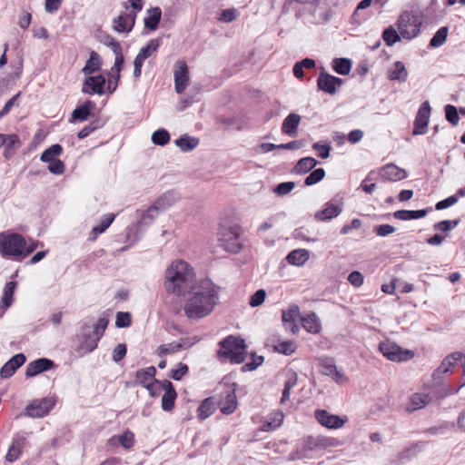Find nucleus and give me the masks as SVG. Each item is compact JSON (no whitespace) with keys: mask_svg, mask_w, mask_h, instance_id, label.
I'll return each instance as SVG.
<instances>
[{"mask_svg":"<svg viewBox=\"0 0 465 465\" xmlns=\"http://www.w3.org/2000/svg\"><path fill=\"white\" fill-rule=\"evenodd\" d=\"M199 142V139L196 137L183 134L176 139L174 143L182 152H191L198 146Z\"/></svg>","mask_w":465,"mask_h":465,"instance_id":"nucleus-29","label":"nucleus"},{"mask_svg":"<svg viewBox=\"0 0 465 465\" xmlns=\"http://www.w3.org/2000/svg\"><path fill=\"white\" fill-rule=\"evenodd\" d=\"M193 268L184 261H174L165 271L164 288L167 292L185 295L197 284Z\"/></svg>","mask_w":465,"mask_h":465,"instance_id":"nucleus-2","label":"nucleus"},{"mask_svg":"<svg viewBox=\"0 0 465 465\" xmlns=\"http://www.w3.org/2000/svg\"><path fill=\"white\" fill-rule=\"evenodd\" d=\"M161 45V39L160 38H154L151 39L147 45L142 47L139 51V53L147 59L150 57L154 52L158 50V48Z\"/></svg>","mask_w":465,"mask_h":465,"instance_id":"nucleus-48","label":"nucleus"},{"mask_svg":"<svg viewBox=\"0 0 465 465\" xmlns=\"http://www.w3.org/2000/svg\"><path fill=\"white\" fill-rule=\"evenodd\" d=\"M295 343L291 341H282L275 346V350L284 355H291L295 351Z\"/></svg>","mask_w":465,"mask_h":465,"instance_id":"nucleus-58","label":"nucleus"},{"mask_svg":"<svg viewBox=\"0 0 465 465\" xmlns=\"http://www.w3.org/2000/svg\"><path fill=\"white\" fill-rule=\"evenodd\" d=\"M188 372V366L183 362H179L177 369L172 370L170 378L174 381H181L183 377Z\"/></svg>","mask_w":465,"mask_h":465,"instance_id":"nucleus-62","label":"nucleus"},{"mask_svg":"<svg viewBox=\"0 0 465 465\" xmlns=\"http://www.w3.org/2000/svg\"><path fill=\"white\" fill-rule=\"evenodd\" d=\"M164 199L165 198L157 199L153 205L143 213L141 220L137 223L138 229H141L143 225H149L152 223V222L158 216L159 206H163V203Z\"/></svg>","mask_w":465,"mask_h":465,"instance_id":"nucleus-25","label":"nucleus"},{"mask_svg":"<svg viewBox=\"0 0 465 465\" xmlns=\"http://www.w3.org/2000/svg\"><path fill=\"white\" fill-rule=\"evenodd\" d=\"M242 230L239 226H222L218 232L221 246L228 252L238 253L242 249Z\"/></svg>","mask_w":465,"mask_h":465,"instance_id":"nucleus-5","label":"nucleus"},{"mask_svg":"<svg viewBox=\"0 0 465 465\" xmlns=\"http://www.w3.org/2000/svg\"><path fill=\"white\" fill-rule=\"evenodd\" d=\"M148 15L144 18V26L151 30L154 31L158 28L159 23L162 18V10L160 7H152L147 10Z\"/></svg>","mask_w":465,"mask_h":465,"instance_id":"nucleus-28","label":"nucleus"},{"mask_svg":"<svg viewBox=\"0 0 465 465\" xmlns=\"http://www.w3.org/2000/svg\"><path fill=\"white\" fill-rule=\"evenodd\" d=\"M219 346L217 358L221 361L229 360L231 363L240 364L245 361L247 345L243 339L229 335L219 342Z\"/></svg>","mask_w":465,"mask_h":465,"instance_id":"nucleus-3","label":"nucleus"},{"mask_svg":"<svg viewBox=\"0 0 465 465\" xmlns=\"http://www.w3.org/2000/svg\"><path fill=\"white\" fill-rule=\"evenodd\" d=\"M463 358L464 354L459 351L448 355L442 361L441 364L438 367V369L434 371L432 374L433 378L436 379L440 374L448 372L460 361H462Z\"/></svg>","mask_w":465,"mask_h":465,"instance_id":"nucleus-24","label":"nucleus"},{"mask_svg":"<svg viewBox=\"0 0 465 465\" xmlns=\"http://www.w3.org/2000/svg\"><path fill=\"white\" fill-rule=\"evenodd\" d=\"M108 319L106 318H100L97 322L93 326V332L94 333L95 336H98L99 337V340L102 338V336L104 335L106 328H107V325H108Z\"/></svg>","mask_w":465,"mask_h":465,"instance_id":"nucleus-61","label":"nucleus"},{"mask_svg":"<svg viewBox=\"0 0 465 465\" xmlns=\"http://www.w3.org/2000/svg\"><path fill=\"white\" fill-rule=\"evenodd\" d=\"M297 384V375L294 373L292 377H290L284 383V388L282 391V396L281 399V402H285L289 397L291 390Z\"/></svg>","mask_w":465,"mask_h":465,"instance_id":"nucleus-56","label":"nucleus"},{"mask_svg":"<svg viewBox=\"0 0 465 465\" xmlns=\"http://www.w3.org/2000/svg\"><path fill=\"white\" fill-rule=\"evenodd\" d=\"M302 322L303 328L311 333H318L321 330V324L315 313L302 318Z\"/></svg>","mask_w":465,"mask_h":465,"instance_id":"nucleus-42","label":"nucleus"},{"mask_svg":"<svg viewBox=\"0 0 465 465\" xmlns=\"http://www.w3.org/2000/svg\"><path fill=\"white\" fill-rule=\"evenodd\" d=\"M26 241L22 234L19 233H0V252L3 257L23 256V250L25 249Z\"/></svg>","mask_w":465,"mask_h":465,"instance_id":"nucleus-4","label":"nucleus"},{"mask_svg":"<svg viewBox=\"0 0 465 465\" xmlns=\"http://www.w3.org/2000/svg\"><path fill=\"white\" fill-rule=\"evenodd\" d=\"M264 361L263 356H256L255 354L252 355V361L245 363L242 367V371H252L256 370L259 366H261Z\"/></svg>","mask_w":465,"mask_h":465,"instance_id":"nucleus-59","label":"nucleus"},{"mask_svg":"<svg viewBox=\"0 0 465 465\" xmlns=\"http://www.w3.org/2000/svg\"><path fill=\"white\" fill-rule=\"evenodd\" d=\"M379 174L385 181L397 182L407 177V172L393 163H388L379 170Z\"/></svg>","mask_w":465,"mask_h":465,"instance_id":"nucleus-16","label":"nucleus"},{"mask_svg":"<svg viewBox=\"0 0 465 465\" xmlns=\"http://www.w3.org/2000/svg\"><path fill=\"white\" fill-rule=\"evenodd\" d=\"M216 411L215 402L212 398L205 399L198 408V417L200 420H205Z\"/></svg>","mask_w":465,"mask_h":465,"instance_id":"nucleus-38","label":"nucleus"},{"mask_svg":"<svg viewBox=\"0 0 465 465\" xmlns=\"http://www.w3.org/2000/svg\"><path fill=\"white\" fill-rule=\"evenodd\" d=\"M266 297V292L263 289L256 291L250 298V305L252 307H258L263 303Z\"/></svg>","mask_w":465,"mask_h":465,"instance_id":"nucleus-63","label":"nucleus"},{"mask_svg":"<svg viewBox=\"0 0 465 465\" xmlns=\"http://www.w3.org/2000/svg\"><path fill=\"white\" fill-rule=\"evenodd\" d=\"M459 223V220H444L439 223H436L433 225L434 230L440 232H449L454 227H456Z\"/></svg>","mask_w":465,"mask_h":465,"instance_id":"nucleus-60","label":"nucleus"},{"mask_svg":"<svg viewBox=\"0 0 465 465\" xmlns=\"http://www.w3.org/2000/svg\"><path fill=\"white\" fill-rule=\"evenodd\" d=\"M26 361V357L24 353H18L13 356L7 361L0 370V375L2 378H10L15 374L16 370L21 367Z\"/></svg>","mask_w":465,"mask_h":465,"instance_id":"nucleus-20","label":"nucleus"},{"mask_svg":"<svg viewBox=\"0 0 465 465\" xmlns=\"http://www.w3.org/2000/svg\"><path fill=\"white\" fill-rule=\"evenodd\" d=\"M136 18V13H123L114 19L113 28L117 33H129L132 31Z\"/></svg>","mask_w":465,"mask_h":465,"instance_id":"nucleus-17","label":"nucleus"},{"mask_svg":"<svg viewBox=\"0 0 465 465\" xmlns=\"http://www.w3.org/2000/svg\"><path fill=\"white\" fill-rule=\"evenodd\" d=\"M315 418L320 424L329 429L341 428L346 420H343L338 415H333L325 410H317L315 411Z\"/></svg>","mask_w":465,"mask_h":465,"instance_id":"nucleus-15","label":"nucleus"},{"mask_svg":"<svg viewBox=\"0 0 465 465\" xmlns=\"http://www.w3.org/2000/svg\"><path fill=\"white\" fill-rule=\"evenodd\" d=\"M317 164L318 162L316 159L310 156L303 157L297 162L293 168V172L298 174H305L312 171Z\"/></svg>","mask_w":465,"mask_h":465,"instance_id":"nucleus-33","label":"nucleus"},{"mask_svg":"<svg viewBox=\"0 0 465 465\" xmlns=\"http://www.w3.org/2000/svg\"><path fill=\"white\" fill-rule=\"evenodd\" d=\"M379 350L384 357L391 361L401 362L414 357L413 351L402 349L400 345L391 341L381 342Z\"/></svg>","mask_w":465,"mask_h":465,"instance_id":"nucleus-6","label":"nucleus"},{"mask_svg":"<svg viewBox=\"0 0 465 465\" xmlns=\"http://www.w3.org/2000/svg\"><path fill=\"white\" fill-rule=\"evenodd\" d=\"M95 103L86 100L83 104L78 105L71 114L70 123L84 122L92 115V110L95 108Z\"/></svg>","mask_w":465,"mask_h":465,"instance_id":"nucleus-21","label":"nucleus"},{"mask_svg":"<svg viewBox=\"0 0 465 465\" xmlns=\"http://www.w3.org/2000/svg\"><path fill=\"white\" fill-rule=\"evenodd\" d=\"M174 88L177 94H183L189 83L188 65L184 60H179L174 65Z\"/></svg>","mask_w":465,"mask_h":465,"instance_id":"nucleus-11","label":"nucleus"},{"mask_svg":"<svg viewBox=\"0 0 465 465\" xmlns=\"http://www.w3.org/2000/svg\"><path fill=\"white\" fill-rule=\"evenodd\" d=\"M185 301L183 311L190 320H199L209 315L219 299V287L211 280H203L193 287Z\"/></svg>","mask_w":465,"mask_h":465,"instance_id":"nucleus-1","label":"nucleus"},{"mask_svg":"<svg viewBox=\"0 0 465 465\" xmlns=\"http://www.w3.org/2000/svg\"><path fill=\"white\" fill-rule=\"evenodd\" d=\"M430 105L428 101L421 104L414 121V128L412 131L413 135L424 134L427 132V127L430 115Z\"/></svg>","mask_w":465,"mask_h":465,"instance_id":"nucleus-10","label":"nucleus"},{"mask_svg":"<svg viewBox=\"0 0 465 465\" xmlns=\"http://www.w3.org/2000/svg\"><path fill=\"white\" fill-rule=\"evenodd\" d=\"M104 123L101 119H95L92 121L89 124L84 126L78 134L77 137L79 139H84L87 137L94 131L103 127Z\"/></svg>","mask_w":465,"mask_h":465,"instance_id":"nucleus-49","label":"nucleus"},{"mask_svg":"<svg viewBox=\"0 0 465 465\" xmlns=\"http://www.w3.org/2000/svg\"><path fill=\"white\" fill-rule=\"evenodd\" d=\"M193 342H190L188 339H181L180 341H173L167 344H162L157 347L156 352L160 357L166 356L168 354H173L183 348H190Z\"/></svg>","mask_w":465,"mask_h":465,"instance_id":"nucleus-22","label":"nucleus"},{"mask_svg":"<svg viewBox=\"0 0 465 465\" xmlns=\"http://www.w3.org/2000/svg\"><path fill=\"white\" fill-rule=\"evenodd\" d=\"M155 382L164 391L162 397V409L165 411H170L174 407V401L177 397V392L173 383L168 380L159 381L154 380Z\"/></svg>","mask_w":465,"mask_h":465,"instance_id":"nucleus-14","label":"nucleus"},{"mask_svg":"<svg viewBox=\"0 0 465 465\" xmlns=\"http://www.w3.org/2000/svg\"><path fill=\"white\" fill-rule=\"evenodd\" d=\"M427 210H399L393 213V217L398 220L407 221L424 217Z\"/></svg>","mask_w":465,"mask_h":465,"instance_id":"nucleus-32","label":"nucleus"},{"mask_svg":"<svg viewBox=\"0 0 465 465\" xmlns=\"http://www.w3.org/2000/svg\"><path fill=\"white\" fill-rule=\"evenodd\" d=\"M445 117L447 121L452 125H457L460 121L459 112L456 106L451 104H447L444 108Z\"/></svg>","mask_w":465,"mask_h":465,"instance_id":"nucleus-53","label":"nucleus"},{"mask_svg":"<svg viewBox=\"0 0 465 465\" xmlns=\"http://www.w3.org/2000/svg\"><path fill=\"white\" fill-rule=\"evenodd\" d=\"M55 404L51 397L35 400L25 408V415L32 418H43L47 415Z\"/></svg>","mask_w":465,"mask_h":465,"instance_id":"nucleus-8","label":"nucleus"},{"mask_svg":"<svg viewBox=\"0 0 465 465\" xmlns=\"http://www.w3.org/2000/svg\"><path fill=\"white\" fill-rule=\"evenodd\" d=\"M152 141L156 145L163 146L170 141V134L165 129H159L153 133Z\"/></svg>","mask_w":465,"mask_h":465,"instance_id":"nucleus-50","label":"nucleus"},{"mask_svg":"<svg viewBox=\"0 0 465 465\" xmlns=\"http://www.w3.org/2000/svg\"><path fill=\"white\" fill-rule=\"evenodd\" d=\"M237 408V398L234 390L226 392L224 402L221 405V411L229 415L235 411Z\"/></svg>","mask_w":465,"mask_h":465,"instance_id":"nucleus-35","label":"nucleus"},{"mask_svg":"<svg viewBox=\"0 0 465 465\" xmlns=\"http://www.w3.org/2000/svg\"><path fill=\"white\" fill-rule=\"evenodd\" d=\"M105 84L106 79L104 75L98 74L92 76L89 74L83 83L81 92L89 95H103L105 94Z\"/></svg>","mask_w":465,"mask_h":465,"instance_id":"nucleus-9","label":"nucleus"},{"mask_svg":"<svg viewBox=\"0 0 465 465\" xmlns=\"http://www.w3.org/2000/svg\"><path fill=\"white\" fill-rule=\"evenodd\" d=\"M325 176V170L323 168H318L313 170L304 180L306 186L313 185L321 182Z\"/></svg>","mask_w":465,"mask_h":465,"instance_id":"nucleus-51","label":"nucleus"},{"mask_svg":"<svg viewBox=\"0 0 465 465\" xmlns=\"http://www.w3.org/2000/svg\"><path fill=\"white\" fill-rule=\"evenodd\" d=\"M382 38L387 45L391 46L400 41L401 36L393 27L390 26L383 31Z\"/></svg>","mask_w":465,"mask_h":465,"instance_id":"nucleus-52","label":"nucleus"},{"mask_svg":"<svg viewBox=\"0 0 465 465\" xmlns=\"http://www.w3.org/2000/svg\"><path fill=\"white\" fill-rule=\"evenodd\" d=\"M342 84L343 80L341 78L330 74L324 69L320 73L317 79L318 88L329 94H335L337 92L336 86Z\"/></svg>","mask_w":465,"mask_h":465,"instance_id":"nucleus-13","label":"nucleus"},{"mask_svg":"<svg viewBox=\"0 0 465 465\" xmlns=\"http://www.w3.org/2000/svg\"><path fill=\"white\" fill-rule=\"evenodd\" d=\"M115 216L113 213L105 214L100 224L92 229L90 240L94 241L98 234L103 233L112 224Z\"/></svg>","mask_w":465,"mask_h":465,"instance_id":"nucleus-37","label":"nucleus"},{"mask_svg":"<svg viewBox=\"0 0 465 465\" xmlns=\"http://www.w3.org/2000/svg\"><path fill=\"white\" fill-rule=\"evenodd\" d=\"M132 323V315L128 312H119L116 314L115 326L117 328H126Z\"/></svg>","mask_w":465,"mask_h":465,"instance_id":"nucleus-54","label":"nucleus"},{"mask_svg":"<svg viewBox=\"0 0 465 465\" xmlns=\"http://www.w3.org/2000/svg\"><path fill=\"white\" fill-rule=\"evenodd\" d=\"M425 447L424 441H418L416 443L411 444L410 447L404 449L399 453V459L410 460L411 457L416 456L419 452H420Z\"/></svg>","mask_w":465,"mask_h":465,"instance_id":"nucleus-40","label":"nucleus"},{"mask_svg":"<svg viewBox=\"0 0 465 465\" xmlns=\"http://www.w3.org/2000/svg\"><path fill=\"white\" fill-rule=\"evenodd\" d=\"M301 122V116L292 113L283 120L282 132L289 136L294 137L297 134V129Z\"/></svg>","mask_w":465,"mask_h":465,"instance_id":"nucleus-26","label":"nucleus"},{"mask_svg":"<svg viewBox=\"0 0 465 465\" xmlns=\"http://www.w3.org/2000/svg\"><path fill=\"white\" fill-rule=\"evenodd\" d=\"M99 341V337L93 332L92 327L84 324L82 327V341L78 345L77 351L81 354L91 352L96 349Z\"/></svg>","mask_w":465,"mask_h":465,"instance_id":"nucleus-12","label":"nucleus"},{"mask_svg":"<svg viewBox=\"0 0 465 465\" xmlns=\"http://www.w3.org/2000/svg\"><path fill=\"white\" fill-rule=\"evenodd\" d=\"M448 32L449 28L447 26L440 27L430 39V46L435 48L441 46L446 42Z\"/></svg>","mask_w":465,"mask_h":465,"instance_id":"nucleus-46","label":"nucleus"},{"mask_svg":"<svg viewBox=\"0 0 465 465\" xmlns=\"http://www.w3.org/2000/svg\"><path fill=\"white\" fill-rule=\"evenodd\" d=\"M47 163H49L47 166V169L51 173L60 175L64 173L65 166H64V162H62L61 160L58 159V160H55L53 162H47Z\"/></svg>","mask_w":465,"mask_h":465,"instance_id":"nucleus-64","label":"nucleus"},{"mask_svg":"<svg viewBox=\"0 0 465 465\" xmlns=\"http://www.w3.org/2000/svg\"><path fill=\"white\" fill-rule=\"evenodd\" d=\"M397 25L401 35L405 39H411L420 33V23L412 12H403L400 15Z\"/></svg>","mask_w":465,"mask_h":465,"instance_id":"nucleus-7","label":"nucleus"},{"mask_svg":"<svg viewBox=\"0 0 465 465\" xmlns=\"http://www.w3.org/2000/svg\"><path fill=\"white\" fill-rule=\"evenodd\" d=\"M282 420H283V414L278 413L276 415V418H274L273 420H272L270 421H265L262 424V430L271 431V430H276L277 428H279L282 425Z\"/></svg>","mask_w":465,"mask_h":465,"instance_id":"nucleus-57","label":"nucleus"},{"mask_svg":"<svg viewBox=\"0 0 465 465\" xmlns=\"http://www.w3.org/2000/svg\"><path fill=\"white\" fill-rule=\"evenodd\" d=\"M342 211L340 205L334 204L331 201L326 203V207L315 213V219L318 221H327L337 217Z\"/></svg>","mask_w":465,"mask_h":465,"instance_id":"nucleus-27","label":"nucleus"},{"mask_svg":"<svg viewBox=\"0 0 465 465\" xmlns=\"http://www.w3.org/2000/svg\"><path fill=\"white\" fill-rule=\"evenodd\" d=\"M319 367L321 368V372L326 376H331L335 371L336 365L335 361L331 358H322L319 359Z\"/></svg>","mask_w":465,"mask_h":465,"instance_id":"nucleus-47","label":"nucleus"},{"mask_svg":"<svg viewBox=\"0 0 465 465\" xmlns=\"http://www.w3.org/2000/svg\"><path fill=\"white\" fill-rule=\"evenodd\" d=\"M430 401L431 397L429 393H414L411 397V403L412 405L411 411L424 408Z\"/></svg>","mask_w":465,"mask_h":465,"instance_id":"nucleus-41","label":"nucleus"},{"mask_svg":"<svg viewBox=\"0 0 465 465\" xmlns=\"http://www.w3.org/2000/svg\"><path fill=\"white\" fill-rule=\"evenodd\" d=\"M25 444L26 438L20 433L15 434L11 445L9 446L5 460L9 462L16 460L21 454V450L25 446Z\"/></svg>","mask_w":465,"mask_h":465,"instance_id":"nucleus-23","label":"nucleus"},{"mask_svg":"<svg viewBox=\"0 0 465 465\" xmlns=\"http://www.w3.org/2000/svg\"><path fill=\"white\" fill-rule=\"evenodd\" d=\"M63 153V147L59 143H54L45 150L40 156V160L44 163L55 161V157Z\"/></svg>","mask_w":465,"mask_h":465,"instance_id":"nucleus-43","label":"nucleus"},{"mask_svg":"<svg viewBox=\"0 0 465 465\" xmlns=\"http://www.w3.org/2000/svg\"><path fill=\"white\" fill-rule=\"evenodd\" d=\"M17 286L16 282H8L4 288V293L2 297V306L5 308H8L13 303V296L15 290Z\"/></svg>","mask_w":465,"mask_h":465,"instance_id":"nucleus-44","label":"nucleus"},{"mask_svg":"<svg viewBox=\"0 0 465 465\" xmlns=\"http://www.w3.org/2000/svg\"><path fill=\"white\" fill-rule=\"evenodd\" d=\"M156 369L153 366H150L144 369L138 370L135 373V382L142 386L156 380L155 379Z\"/></svg>","mask_w":465,"mask_h":465,"instance_id":"nucleus-30","label":"nucleus"},{"mask_svg":"<svg viewBox=\"0 0 465 465\" xmlns=\"http://www.w3.org/2000/svg\"><path fill=\"white\" fill-rule=\"evenodd\" d=\"M309 259V252L304 249L292 251L286 257L289 263L293 265H302Z\"/></svg>","mask_w":465,"mask_h":465,"instance_id":"nucleus-36","label":"nucleus"},{"mask_svg":"<svg viewBox=\"0 0 465 465\" xmlns=\"http://www.w3.org/2000/svg\"><path fill=\"white\" fill-rule=\"evenodd\" d=\"M331 65L332 69L341 75H348L351 70V61L348 58H335Z\"/></svg>","mask_w":465,"mask_h":465,"instance_id":"nucleus-39","label":"nucleus"},{"mask_svg":"<svg viewBox=\"0 0 465 465\" xmlns=\"http://www.w3.org/2000/svg\"><path fill=\"white\" fill-rule=\"evenodd\" d=\"M100 42L104 45L110 47L114 53L122 50V46L113 36L108 34H104L100 36Z\"/></svg>","mask_w":465,"mask_h":465,"instance_id":"nucleus-55","label":"nucleus"},{"mask_svg":"<svg viewBox=\"0 0 465 465\" xmlns=\"http://www.w3.org/2000/svg\"><path fill=\"white\" fill-rule=\"evenodd\" d=\"M408 77V72L404 64L401 61L394 63V68L388 72V78L390 80H397L399 82H405Z\"/></svg>","mask_w":465,"mask_h":465,"instance_id":"nucleus-34","label":"nucleus"},{"mask_svg":"<svg viewBox=\"0 0 465 465\" xmlns=\"http://www.w3.org/2000/svg\"><path fill=\"white\" fill-rule=\"evenodd\" d=\"M102 62L100 55L95 52L92 51L90 53V57L86 61L84 66L82 69V72L85 75H89L96 71H98L101 68Z\"/></svg>","mask_w":465,"mask_h":465,"instance_id":"nucleus-31","label":"nucleus"},{"mask_svg":"<svg viewBox=\"0 0 465 465\" xmlns=\"http://www.w3.org/2000/svg\"><path fill=\"white\" fill-rule=\"evenodd\" d=\"M300 317V309L297 305H292L287 311L282 312V322L287 331L293 334L299 331L297 320Z\"/></svg>","mask_w":465,"mask_h":465,"instance_id":"nucleus-19","label":"nucleus"},{"mask_svg":"<svg viewBox=\"0 0 465 465\" xmlns=\"http://www.w3.org/2000/svg\"><path fill=\"white\" fill-rule=\"evenodd\" d=\"M55 366L54 362L52 360L47 358H40L34 361H31L25 371V376L27 378L35 377L43 371H49Z\"/></svg>","mask_w":465,"mask_h":465,"instance_id":"nucleus-18","label":"nucleus"},{"mask_svg":"<svg viewBox=\"0 0 465 465\" xmlns=\"http://www.w3.org/2000/svg\"><path fill=\"white\" fill-rule=\"evenodd\" d=\"M115 54L114 64L111 68L110 73H112V76L116 79V81H120L121 75L120 73L124 67V57L123 55V49L114 53Z\"/></svg>","mask_w":465,"mask_h":465,"instance_id":"nucleus-45","label":"nucleus"}]
</instances>
